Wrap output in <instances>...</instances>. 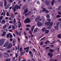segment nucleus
Segmentation results:
<instances>
[{
	"label": "nucleus",
	"instance_id": "f257e3e1",
	"mask_svg": "<svg viewBox=\"0 0 61 61\" xmlns=\"http://www.w3.org/2000/svg\"><path fill=\"white\" fill-rule=\"evenodd\" d=\"M13 10H14V12H15V10H16V9H20V6H19L18 5H16L14 7H13L12 8Z\"/></svg>",
	"mask_w": 61,
	"mask_h": 61
},
{
	"label": "nucleus",
	"instance_id": "f03ea898",
	"mask_svg": "<svg viewBox=\"0 0 61 61\" xmlns=\"http://www.w3.org/2000/svg\"><path fill=\"white\" fill-rule=\"evenodd\" d=\"M5 41V39L2 38L1 40H0V46H2L3 45L4 43V41Z\"/></svg>",
	"mask_w": 61,
	"mask_h": 61
},
{
	"label": "nucleus",
	"instance_id": "7ed1b4c3",
	"mask_svg": "<svg viewBox=\"0 0 61 61\" xmlns=\"http://www.w3.org/2000/svg\"><path fill=\"white\" fill-rule=\"evenodd\" d=\"M24 22L25 23H29L31 22V20L29 18H27L24 20Z\"/></svg>",
	"mask_w": 61,
	"mask_h": 61
},
{
	"label": "nucleus",
	"instance_id": "20e7f679",
	"mask_svg": "<svg viewBox=\"0 0 61 61\" xmlns=\"http://www.w3.org/2000/svg\"><path fill=\"white\" fill-rule=\"evenodd\" d=\"M4 56L5 58H7V57H8L9 56V55L7 53H4Z\"/></svg>",
	"mask_w": 61,
	"mask_h": 61
},
{
	"label": "nucleus",
	"instance_id": "39448f33",
	"mask_svg": "<svg viewBox=\"0 0 61 61\" xmlns=\"http://www.w3.org/2000/svg\"><path fill=\"white\" fill-rule=\"evenodd\" d=\"M42 9L43 10L42 11V12H46V13H49V11L47 10H46V8H43Z\"/></svg>",
	"mask_w": 61,
	"mask_h": 61
},
{
	"label": "nucleus",
	"instance_id": "423d86ee",
	"mask_svg": "<svg viewBox=\"0 0 61 61\" xmlns=\"http://www.w3.org/2000/svg\"><path fill=\"white\" fill-rule=\"evenodd\" d=\"M12 45L11 43L7 47V49H10V48H12Z\"/></svg>",
	"mask_w": 61,
	"mask_h": 61
},
{
	"label": "nucleus",
	"instance_id": "0eeeda50",
	"mask_svg": "<svg viewBox=\"0 0 61 61\" xmlns=\"http://www.w3.org/2000/svg\"><path fill=\"white\" fill-rule=\"evenodd\" d=\"M48 55L50 56V58H52L53 56V54H52V53H49L48 54Z\"/></svg>",
	"mask_w": 61,
	"mask_h": 61
},
{
	"label": "nucleus",
	"instance_id": "6e6552de",
	"mask_svg": "<svg viewBox=\"0 0 61 61\" xmlns=\"http://www.w3.org/2000/svg\"><path fill=\"white\" fill-rule=\"evenodd\" d=\"M37 25L39 26H40L42 25V23L41 22H39L37 24Z\"/></svg>",
	"mask_w": 61,
	"mask_h": 61
},
{
	"label": "nucleus",
	"instance_id": "1a4fd4ad",
	"mask_svg": "<svg viewBox=\"0 0 61 61\" xmlns=\"http://www.w3.org/2000/svg\"><path fill=\"white\" fill-rule=\"evenodd\" d=\"M6 33V32L5 31L4 32L1 36H5V34Z\"/></svg>",
	"mask_w": 61,
	"mask_h": 61
},
{
	"label": "nucleus",
	"instance_id": "9d476101",
	"mask_svg": "<svg viewBox=\"0 0 61 61\" xmlns=\"http://www.w3.org/2000/svg\"><path fill=\"white\" fill-rule=\"evenodd\" d=\"M46 5H49V1L48 0H46Z\"/></svg>",
	"mask_w": 61,
	"mask_h": 61
},
{
	"label": "nucleus",
	"instance_id": "9b49d317",
	"mask_svg": "<svg viewBox=\"0 0 61 61\" xmlns=\"http://www.w3.org/2000/svg\"><path fill=\"white\" fill-rule=\"evenodd\" d=\"M38 30V28H36L34 30V31H33V33H36V32L37 31V30Z\"/></svg>",
	"mask_w": 61,
	"mask_h": 61
},
{
	"label": "nucleus",
	"instance_id": "f8f14e48",
	"mask_svg": "<svg viewBox=\"0 0 61 61\" xmlns=\"http://www.w3.org/2000/svg\"><path fill=\"white\" fill-rule=\"evenodd\" d=\"M18 23H19L18 24V25H19L18 27L19 28L20 26H22V25L21 24V22H18Z\"/></svg>",
	"mask_w": 61,
	"mask_h": 61
},
{
	"label": "nucleus",
	"instance_id": "ddd939ff",
	"mask_svg": "<svg viewBox=\"0 0 61 61\" xmlns=\"http://www.w3.org/2000/svg\"><path fill=\"white\" fill-rule=\"evenodd\" d=\"M34 28H35V25H33L31 27V30L32 32H33V30H34Z\"/></svg>",
	"mask_w": 61,
	"mask_h": 61
},
{
	"label": "nucleus",
	"instance_id": "4468645a",
	"mask_svg": "<svg viewBox=\"0 0 61 61\" xmlns=\"http://www.w3.org/2000/svg\"><path fill=\"white\" fill-rule=\"evenodd\" d=\"M42 31H43V32H45V31H46V28L45 27L43 28L42 29Z\"/></svg>",
	"mask_w": 61,
	"mask_h": 61
},
{
	"label": "nucleus",
	"instance_id": "2eb2a0df",
	"mask_svg": "<svg viewBox=\"0 0 61 61\" xmlns=\"http://www.w3.org/2000/svg\"><path fill=\"white\" fill-rule=\"evenodd\" d=\"M49 51L50 52H53L55 51V50L51 49L49 50Z\"/></svg>",
	"mask_w": 61,
	"mask_h": 61
},
{
	"label": "nucleus",
	"instance_id": "dca6fc26",
	"mask_svg": "<svg viewBox=\"0 0 61 61\" xmlns=\"http://www.w3.org/2000/svg\"><path fill=\"white\" fill-rule=\"evenodd\" d=\"M9 6H10L9 5H6V6L5 7V9H8V8H9Z\"/></svg>",
	"mask_w": 61,
	"mask_h": 61
},
{
	"label": "nucleus",
	"instance_id": "f3484780",
	"mask_svg": "<svg viewBox=\"0 0 61 61\" xmlns=\"http://www.w3.org/2000/svg\"><path fill=\"white\" fill-rule=\"evenodd\" d=\"M53 22H49V25H50V26H52V25H53Z\"/></svg>",
	"mask_w": 61,
	"mask_h": 61
},
{
	"label": "nucleus",
	"instance_id": "a211bd4d",
	"mask_svg": "<svg viewBox=\"0 0 61 61\" xmlns=\"http://www.w3.org/2000/svg\"><path fill=\"white\" fill-rule=\"evenodd\" d=\"M28 11V9H26L24 10V13H27V12Z\"/></svg>",
	"mask_w": 61,
	"mask_h": 61
},
{
	"label": "nucleus",
	"instance_id": "6ab92c4d",
	"mask_svg": "<svg viewBox=\"0 0 61 61\" xmlns=\"http://www.w3.org/2000/svg\"><path fill=\"white\" fill-rule=\"evenodd\" d=\"M50 41H47L45 42V44H46V45H47L48 43H49Z\"/></svg>",
	"mask_w": 61,
	"mask_h": 61
},
{
	"label": "nucleus",
	"instance_id": "aec40b11",
	"mask_svg": "<svg viewBox=\"0 0 61 61\" xmlns=\"http://www.w3.org/2000/svg\"><path fill=\"white\" fill-rule=\"evenodd\" d=\"M9 35L10 36V38H12V37H13V36H12V34L11 33H9Z\"/></svg>",
	"mask_w": 61,
	"mask_h": 61
},
{
	"label": "nucleus",
	"instance_id": "412c9836",
	"mask_svg": "<svg viewBox=\"0 0 61 61\" xmlns=\"http://www.w3.org/2000/svg\"><path fill=\"white\" fill-rule=\"evenodd\" d=\"M55 0H53L51 2V5H54V4L55 3Z\"/></svg>",
	"mask_w": 61,
	"mask_h": 61
},
{
	"label": "nucleus",
	"instance_id": "4be33fe9",
	"mask_svg": "<svg viewBox=\"0 0 61 61\" xmlns=\"http://www.w3.org/2000/svg\"><path fill=\"white\" fill-rule=\"evenodd\" d=\"M3 5V2H0V6H2Z\"/></svg>",
	"mask_w": 61,
	"mask_h": 61
},
{
	"label": "nucleus",
	"instance_id": "5701e85b",
	"mask_svg": "<svg viewBox=\"0 0 61 61\" xmlns=\"http://www.w3.org/2000/svg\"><path fill=\"white\" fill-rule=\"evenodd\" d=\"M58 38H61V35L59 34L58 36Z\"/></svg>",
	"mask_w": 61,
	"mask_h": 61
},
{
	"label": "nucleus",
	"instance_id": "b1692460",
	"mask_svg": "<svg viewBox=\"0 0 61 61\" xmlns=\"http://www.w3.org/2000/svg\"><path fill=\"white\" fill-rule=\"evenodd\" d=\"M60 23V22H57L56 23V25H58V26L59 25Z\"/></svg>",
	"mask_w": 61,
	"mask_h": 61
},
{
	"label": "nucleus",
	"instance_id": "393cba45",
	"mask_svg": "<svg viewBox=\"0 0 61 61\" xmlns=\"http://www.w3.org/2000/svg\"><path fill=\"white\" fill-rule=\"evenodd\" d=\"M31 13V11H29V13H28V14H25V16H26V15H29V14H30V13Z\"/></svg>",
	"mask_w": 61,
	"mask_h": 61
},
{
	"label": "nucleus",
	"instance_id": "a878e982",
	"mask_svg": "<svg viewBox=\"0 0 61 61\" xmlns=\"http://www.w3.org/2000/svg\"><path fill=\"white\" fill-rule=\"evenodd\" d=\"M47 29H50L51 28V26H50L48 27L47 28Z\"/></svg>",
	"mask_w": 61,
	"mask_h": 61
},
{
	"label": "nucleus",
	"instance_id": "bb28decb",
	"mask_svg": "<svg viewBox=\"0 0 61 61\" xmlns=\"http://www.w3.org/2000/svg\"><path fill=\"white\" fill-rule=\"evenodd\" d=\"M5 1V5L4 6H5L7 5V3L6 2V0H4Z\"/></svg>",
	"mask_w": 61,
	"mask_h": 61
},
{
	"label": "nucleus",
	"instance_id": "cd10ccee",
	"mask_svg": "<svg viewBox=\"0 0 61 61\" xmlns=\"http://www.w3.org/2000/svg\"><path fill=\"white\" fill-rule=\"evenodd\" d=\"M26 8L25 6H24L22 8V10H24V9H26Z\"/></svg>",
	"mask_w": 61,
	"mask_h": 61
},
{
	"label": "nucleus",
	"instance_id": "c85d7f7f",
	"mask_svg": "<svg viewBox=\"0 0 61 61\" xmlns=\"http://www.w3.org/2000/svg\"><path fill=\"white\" fill-rule=\"evenodd\" d=\"M45 25H49V22H46L45 23Z\"/></svg>",
	"mask_w": 61,
	"mask_h": 61
},
{
	"label": "nucleus",
	"instance_id": "c756f323",
	"mask_svg": "<svg viewBox=\"0 0 61 61\" xmlns=\"http://www.w3.org/2000/svg\"><path fill=\"white\" fill-rule=\"evenodd\" d=\"M5 44H6L7 46H8V45H9V42L8 41H7L5 43Z\"/></svg>",
	"mask_w": 61,
	"mask_h": 61
},
{
	"label": "nucleus",
	"instance_id": "7c9ffc66",
	"mask_svg": "<svg viewBox=\"0 0 61 61\" xmlns=\"http://www.w3.org/2000/svg\"><path fill=\"white\" fill-rule=\"evenodd\" d=\"M49 30H47L45 32V33L46 34H48V33H49Z\"/></svg>",
	"mask_w": 61,
	"mask_h": 61
},
{
	"label": "nucleus",
	"instance_id": "2f4dec72",
	"mask_svg": "<svg viewBox=\"0 0 61 61\" xmlns=\"http://www.w3.org/2000/svg\"><path fill=\"white\" fill-rule=\"evenodd\" d=\"M10 15L9 13L8 12H7L6 14L7 16H10V15Z\"/></svg>",
	"mask_w": 61,
	"mask_h": 61
},
{
	"label": "nucleus",
	"instance_id": "473e14b6",
	"mask_svg": "<svg viewBox=\"0 0 61 61\" xmlns=\"http://www.w3.org/2000/svg\"><path fill=\"white\" fill-rule=\"evenodd\" d=\"M12 27L13 29H15V26L13 25H12Z\"/></svg>",
	"mask_w": 61,
	"mask_h": 61
},
{
	"label": "nucleus",
	"instance_id": "72a5a7b5",
	"mask_svg": "<svg viewBox=\"0 0 61 61\" xmlns=\"http://www.w3.org/2000/svg\"><path fill=\"white\" fill-rule=\"evenodd\" d=\"M47 21H48V22H51V20L50 19H47Z\"/></svg>",
	"mask_w": 61,
	"mask_h": 61
},
{
	"label": "nucleus",
	"instance_id": "f704fd0d",
	"mask_svg": "<svg viewBox=\"0 0 61 61\" xmlns=\"http://www.w3.org/2000/svg\"><path fill=\"white\" fill-rule=\"evenodd\" d=\"M50 46L51 48L54 47V46L53 45H50Z\"/></svg>",
	"mask_w": 61,
	"mask_h": 61
},
{
	"label": "nucleus",
	"instance_id": "c9c22d12",
	"mask_svg": "<svg viewBox=\"0 0 61 61\" xmlns=\"http://www.w3.org/2000/svg\"><path fill=\"white\" fill-rule=\"evenodd\" d=\"M36 18L39 20H40V17L39 16H38Z\"/></svg>",
	"mask_w": 61,
	"mask_h": 61
},
{
	"label": "nucleus",
	"instance_id": "e433bc0d",
	"mask_svg": "<svg viewBox=\"0 0 61 61\" xmlns=\"http://www.w3.org/2000/svg\"><path fill=\"white\" fill-rule=\"evenodd\" d=\"M61 17V15H58L56 16V17H58V18H59Z\"/></svg>",
	"mask_w": 61,
	"mask_h": 61
},
{
	"label": "nucleus",
	"instance_id": "4c0bfd02",
	"mask_svg": "<svg viewBox=\"0 0 61 61\" xmlns=\"http://www.w3.org/2000/svg\"><path fill=\"white\" fill-rule=\"evenodd\" d=\"M21 59H22V56H20L19 58V61H20Z\"/></svg>",
	"mask_w": 61,
	"mask_h": 61
},
{
	"label": "nucleus",
	"instance_id": "58836bf2",
	"mask_svg": "<svg viewBox=\"0 0 61 61\" xmlns=\"http://www.w3.org/2000/svg\"><path fill=\"white\" fill-rule=\"evenodd\" d=\"M3 16H1L0 17V20H1L2 19H3Z\"/></svg>",
	"mask_w": 61,
	"mask_h": 61
},
{
	"label": "nucleus",
	"instance_id": "ea45409f",
	"mask_svg": "<svg viewBox=\"0 0 61 61\" xmlns=\"http://www.w3.org/2000/svg\"><path fill=\"white\" fill-rule=\"evenodd\" d=\"M58 26H56L55 27V28L56 30H57V29H58Z\"/></svg>",
	"mask_w": 61,
	"mask_h": 61
},
{
	"label": "nucleus",
	"instance_id": "a19ab883",
	"mask_svg": "<svg viewBox=\"0 0 61 61\" xmlns=\"http://www.w3.org/2000/svg\"><path fill=\"white\" fill-rule=\"evenodd\" d=\"M20 52H22L23 50L22 48H20Z\"/></svg>",
	"mask_w": 61,
	"mask_h": 61
},
{
	"label": "nucleus",
	"instance_id": "79ce46f5",
	"mask_svg": "<svg viewBox=\"0 0 61 61\" xmlns=\"http://www.w3.org/2000/svg\"><path fill=\"white\" fill-rule=\"evenodd\" d=\"M46 17L47 18H50V16H49V15H46Z\"/></svg>",
	"mask_w": 61,
	"mask_h": 61
},
{
	"label": "nucleus",
	"instance_id": "37998d69",
	"mask_svg": "<svg viewBox=\"0 0 61 61\" xmlns=\"http://www.w3.org/2000/svg\"><path fill=\"white\" fill-rule=\"evenodd\" d=\"M27 49H29V47H26V48H24V49L25 50H26Z\"/></svg>",
	"mask_w": 61,
	"mask_h": 61
},
{
	"label": "nucleus",
	"instance_id": "c03bdc74",
	"mask_svg": "<svg viewBox=\"0 0 61 61\" xmlns=\"http://www.w3.org/2000/svg\"><path fill=\"white\" fill-rule=\"evenodd\" d=\"M6 61H10V59H6Z\"/></svg>",
	"mask_w": 61,
	"mask_h": 61
},
{
	"label": "nucleus",
	"instance_id": "a18cd8bd",
	"mask_svg": "<svg viewBox=\"0 0 61 61\" xmlns=\"http://www.w3.org/2000/svg\"><path fill=\"white\" fill-rule=\"evenodd\" d=\"M38 21H39V20L36 18L35 19V21H36V22H37Z\"/></svg>",
	"mask_w": 61,
	"mask_h": 61
},
{
	"label": "nucleus",
	"instance_id": "49530a36",
	"mask_svg": "<svg viewBox=\"0 0 61 61\" xmlns=\"http://www.w3.org/2000/svg\"><path fill=\"white\" fill-rule=\"evenodd\" d=\"M4 31H5V29L2 28V30L1 31V32H3Z\"/></svg>",
	"mask_w": 61,
	"mask_h": 61
},
{
	"label": "nucleus",
	"instance_id": "de8ad7c7",
	"mask_svg": "<svg viewBox=\"0 0 61 61\" xmlns=\"http://www.w3.org/2000/svg\"><path fill=\"white\" fill-rule=\"evenodd\" d=\"M58 14L61 15V12L60 11H59L58 12Z\"/></svg>",
	"mask_w": 61,
	"mask_h": 61
},
{
	"label": "nucleus",
	"instance_id": "09e8293b",
	"mask_svg": "<svg viewBox=\"0 0 61 61\" xmlns=\"http://www.w3.org/2000/svg\"><path fill=\"white\" fill-rule=\"evenodd\" d=\"M26 26H27V27H31L30 25H26Z\"/></svg>",
	"mask_w": 61,
	"mask_h": 61
},
{
	"label": "nucleus",
	"instance_id": "8fccbe9b",
	"mask_svg": "<svg viewBox=\"0 0 61 61\" xmlns=\"http://www.w3.org/2000/svg\"><path fill=\"white\" fill-rule=\"evenodd\" d=\"M20 54L21 56H22V55H24V53L23 52H21L20 53Z\"/></svg>",
	"mask_w": 61,
	"mask_h": 61
},
{
	"label": "nucleus",
	"instance_id": "3c124183",
	"mask_svg": "<svg viewBox=\"0 0 61 61\" xmlns=\"http://www.w3.org/2000/svg\"><path fill=\"white\" fill-rule=\"evenodd\" d=\"M7 46V45L6 44H5L3 46V47H6Z\"/></svg>",
	"mask_w": 61,
	"mask_h": 61
},
{
	"label": "nucleus",
	"instance_id": "603ef678",
	"mask_svg": "<svg viewBox=\"0 0 61 61\" xmlns=\"http://www.w3.org/2000/svg\"><path fill=\"white\" fill-rule=\"evenodd\" d=\"M42 1H43V2H44V3H46V0H41Z\"/></svg>",
	"mask_w": 61,
	"mask_h": 61
},
{
	"label": "nucleus",
	"instance_id": "864d4df0",
	"mask_svg": "<svg viewBox=\"0 0 61 61\" xmlns=\"http://www.w3.org/2000/svg\"><path fill=\"white\" fill-rule=\"evenodd\" d=\"M40 44L41 45H42L43 44V41H41Z\"/></svg>",
	"mask_w": 61,
	"mask_h": 61
},
{
	"label": "nucleus",
	"instance_id": "5fc2aeb1",
	"mask_svg": "<svg viewBox=\"0 0 61 61\" xmlns=\"http://www.w3.org/2000/svg\"><path fill=\"white\" fill-rule=\"evenodd\" d=\"M61 6H59L58 8V10H60V9L61 8Z\"/></svg>",
	"mask_w": 61,
	"mask_h": 61
},
{
	"label": "nucleus",
	"instance_id": "6e6d98bb",
	"mask_svg": "<svg viewBox=\"0 0 61 61\" xmlns=\"http://www.w3.org/2000/svg\"><path fill=\"white\" fill-rule=\"evenodd\" d=\"M15 55H16V57H17V56H18V55L17 54V53H15Z\"/></svg>",
	"mask_w": 61,
	"mask_h": 61
},
{
	"label": "nucleus",
	"instance_id": "4d7b16f0",
	"mask_svg": "<svg viewBox=\"0 0 61 61\" xmlns=\"http://www.w3.org/2000/svg\"><path fill=\"white\" fill-rule=\"evenodd\" d=\"M2 23H5V20H3L2 21Z\"/></svg>",
	"mask_w": 61,
	"mask_h": 61
},
{
	"label": "nucleus",
	"instance_id": "13d9d810",
	"mask_svg": "<svg viewBox=\"0 0 61 61\" xmlns=\"http://www.w3.org/2000/svg\"><path fill=\"white\" fill-rule=\"evenodd\" d=\"M26 30H29V28H27L26 29Z\"/></svg>",
	"mask_w": 61,
	"mask_h": 61
},
{
	"label": "nucleus",
	"instance_id": "bf43d9fd",
	"mask_svg": "<svg viewBox=\"0 0 61 61\" xmlns=\"http://www.w3.org/2000/svg\"><path fill=\"white\" fill-rule=\"evenodd\" d=\"M11 25H10L9 26V29H10L11 28Z\"/></svg>",
	"mask_w": 61,
	"mask_h": 61
},
{
	"label": "nucleus",
	"instance_id": "052dcab7",
	"mask_svg": "<svg viewBox=\"0 0 61 61\" xmlns=\"http://www.w3.org/2000/svg\"><path fill=\"white\" fill-rule=\"evenodd\" d=\"M9 23H13V21H9Z\"/></svg>",
	"mask_w": 61,
	"mask_h": 61
},
{
	"label": "nucleus",
	"instance_id": "680f3d73",
	"mask_svg": "<svg viewBox=\"0 0 61 61\" xmlns=\"http://www.w3.org/2000/svg\"><path fill=\"white\" fill-rule=\"evenodd\" d=\"M49 47H46L45 48V49H48V48H49Z\"/></svg>",
	"mask_w": 61,
	"mask_h": 61
},
{
	"label": "nucleus",
	"instance_id": "e2e57ef3",
	"mask_svg": "<svg viewBox=\"0 0 61 61\" xmlns=\"http://www.w3.org/2000/svg\"><path fill=\"white\" fill-rule=\"evenodd\" d=\"M32 19H34L35 18V16L34 15H32Z\"/></svg>",
	"mask_w": 61,
	"mask_h": 61
},
{
	"label": "nucleus",
	"instance_id": "0e129e2a",
	"mask_svg": "<svg viewBox=\"0 0 61 61\" xmlns=\"http://www.w3.org/2000/svg\"><path fill=\"white\" fill-rule=\"evenodd\" d=\"M42 21H43V22H44L45 21V19L44 18L43 19H42Z\"/></svg>",
	"mask_w": 61,
	"mask_h": 61
},
{
	"label": "nucleus",
	"instance_id": "69168bd1",
	"mask_svg": "<svg viewBox=\"0 0 61 61\" xmlns=\"http://www.w3.org/2000/svg\"><path fill=\"white\" fill-rule=\"evenodd\" d=\"M17 19L19 22H20V19L19 18H18Z\"/></svg>",
	"mask_w": 61,
	"mask_h": 61
},
{
	"label": "nucleus",
	"instance_id": "338daca9",
	"mask_svg": "<svg viewBox=\"0 0 61 61\" xmlns=\"http://www.w3.org/2000/svg\"><path fill=\"white\" fill-rule=\"evenodd\" d=\"M24 35H25V36H26V33L25 31L24 32Z\"/></svg>",
	"mask_w": 61,
	"mask_h": 61
},
{
	"label": "nucleus",
	"instance_id": "774afa93",
	"mask_svg": "<svg viewBox=\"0 0 61 61\" xmlns=\"http://www.w3.org/2000/svg\"><path fill=\"white\" fill-rule=\"evenodd\" d=\"M52 32H54L55 31V30L54 29H52L51 30Z\"/></svg>",
	"mask_w": 61,
	"mask_h": 61
}]
</instances>
